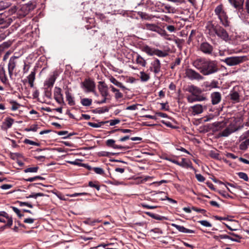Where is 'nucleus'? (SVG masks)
Returning a JSON list of instances; mask_svg holds the SVG:
<instances>
[{"label": "nucleus", "mask_w": 249, "mask_h": 249, "mask_svg": "<svg viewBox=\"0 0 249 249\" xmlns=\"http://www.w3.org/2000/svg\"><path fill=\"white\" fill-rule=\"evenodd\" d=\"M193 66L199 71L203 75H209L218 71L217 62L215 60L204 58H197L192 63Z\"/></svg>", "instance_id": "1"}, {"label": "nucleus", "mask_w": 249, "mask_h": 249, "mask_svg": "<svg viewBox=\"0 0 249 249\" xmlns=\"http://www.w3.org/2000/svg\"><path fill=\"white\" fill-rule=\"evenodd\" d=\"M206 32L210 37H215L216 36L225 41L230 40V37L225 29L218 24H215L212 21H209L206 25Z\"/></svg>", "instance_id": "2"}, {"label": "nucleus", "mask_w": 249, "mask_h": 249, "mask_svg": "<svg viewBox=\"0 0 249 249\" xmlns=\"http://www.w3.org/2000/svg\"><path fill=\"white\" fill-rule=\"evenodd\" d=\"M214 12L222 25L225 27L229 26L230 21H229L228 16L222 4L217 5L215 7Z\"/></svg>", "instance_id": "3"}, {"label": "nucleus", "mask_w": 249, "mask_h": 249, "mask_svg": "<svg viewBox=\"0 0 249 249\" xmlns=\"http://www.w3.org/2000/svg\"><path fill=\"white\" fill-rule=\"evenodd\" d=\"M243 127V125L237 124V121L234 119L225 129L219 133L221 137H228L231 133L238 131Z\"/></svg>", "instance_id": "4"}, {"label": "nucleus", "mask_w": 249, "mask_h": 249, "mask_svg": "<svg viewBox=\"0 0 249 249\" xmlns=\"http://www.w3.org/2000/svg\"><path fill=\"white\" fill-rule=\"evenodd\" d=\"M246 59V56H231L226 58L223 61L228 66H233L243 62Z\"/></svg>", "instance_id": "5"}, {"label": "nucleus", "mask_w": 249, "mask_h": 249, "mask_svg": "<svg viewBox=\"0 0 249 249\" xmlns=\"http://www.w3.org/2000/svg\"><path fill=\"white\" fill-rule=\"evenodd\" d=\"M185 76L191 80H202L204 79V77L199 73L192 69H187L185 70Z\"/></svg>", "instance_id": "6"}, {"label": "nucleus", "mask_w": 249, "mask_h": 249, "mask_svg": "<svg viewBox=\"0 0 249 249\" xmlns=\"http://www.w3.org/2000/svg\"><path fill=\"white\" fill-rule=\"evenodd\" d=\"M81 87L85 89V92H94L95 89V84L93 81L90 79H86L81 83Z\"/></svg>", "instance_id": "7"}, {"label": "nucleus", "mask_w": 249, "mask_h": 249, "mask_svg": "<svg viewBox=\"0 0 249 249\" xmlns=\"http://www.w3.org/2000/svg\"><path fill=\"white\" fill-rule=\"evenodd\" d=\"M18 58V56H13L10 57L9 63L8 64V72L10 77H12L13 73V71L16 67L17 61L16 60Z\"/></svg>", "instance_id": "8"}, {"label": "nucleus", "mask_w": 249, "mask_h": 249, "mask_svg": "<svg viewBox=\"0 0 249 249\" xmlns=\"http://www.w3.org/2000/svg\"><path fill=\"white\" fill-rule=\"evenodd\" d=\"M199 49L204 53L211 54L213 51V47L209 43L205 42L200 45Z\"/></svg>", "instance_id": "9"}, {"label": "nucleus", "mask_w": 249, "mask_h": 249, "mask_svg": "<svg viewBox=\"0 0 249 249\" xmlns=\"http://www.w3.org/2000/svg\"><path fill=\"white\" fill-rule=\"evenodd\" d=\"M61 91L62 90L60 88L55 87L54 89V98L59 104L64 102L63 94Z\"/></svg>", "instance_id": "10"}, {"label": "nucleus", "mask_w": 249, "mask_h": 249, "mask_svg": "<svg viewBox=\"0 0 249 249\" xmlns=\"http://www.w3.org/2000/svg\"><path fill=\"white\" fill-rule=\"evenodd\" d=\"M151 66L150 68L151 71H153L155 73H158L160 70V61L156 59L151 63Z\"/></svg>", "instance_id": "11"}, {"label": "nucleus", "mask_w": 249, "mask_h": 249, "mask_svg": "<svg viewBox=\"0 0 249 249\" xmlns=\"http://www.w3.org/2000/svg\"><path fill=\"white\" fill-rule=\"evenodd\" d=\"M204 107L200 104H196L190 107V110L194 116L202 113Z\"/></svg>", "instance_id": "12"}, {"label": "nucleus", "mask_w": 249, "mask_h": 249, "mask_svg": "<svg viewBox=\"0 0 249 249\" xmlns=\"http://www.w3.org/2000/svg\"><path fill=\"white\" fill-rule=\"evenodd\" d=\"M98 89L103 97L107 96L108 95V88L103 82H99Z\"/></svg>", "instance_id": "13"}, {"label": "nucleus", "mask_w": 249, "mask_h": 249, "mask_svg": "<svg viewBox=\"0 0 249 249\" xmlns=\"http://www.w3.org/2000/svg\"><path fill=\"white\" fill-rule=\"evenodd\" d=\"M228 1L231 5L238 10H243L244 0H228Z\"/></svg>", "instance_id": "14"}, {"label": "nucleus", "mask_w": 249, "mask_h": 249, "mask_svg": "<svg viewBox=\"0 0 249 249\" xmlns=\"http://www.w3.org/2000/svg\"><path fill=\"white\" fill-rule=\"evenodd\" d=\"M206 100V97L203 95H191L187 97V100L189 103H193L196 101H203Z\"/></svg>", "instance_id": "15"}, {"label": "nucleus", "mask_w": 249, "mask_h": 249, "mask_svg": "<svg viewBox=\"0 0 249 249\" xmlns=\"http://www.w3.org/2000/svg\"><path fill=\"white\" fill-rule=\"evenodd\" d=\"M212 103L213 105L218 104L221 99V94L218 92H214L211 94Z\"/></svg>", "instance_id": "16"}, {"label": "nucleus", "mask_w": 249, "mask_h": 249, "mask_svg": "<svg viewBox=\"0 0 249 249\" xmlns=\"http://www.w3.org/2000/svg\"><path fill=\"white\" fill-rule=\"evenodd\" d=\"M115 141L112 139L107 140L106 142V144L107 146L112 147L114 149H126L127 147L122 146L115 144Z\"/></svg>", "instance_id": "17"}, {"label": "nucleus", "mask_w": 249, "mask_h": 249, "mask_svg": "<svg viewBox=\"0 0 249 249\" xmlns=\"http://www.w3.org/2000/svg\"><path fill=\"white\" fill-rule=\"evenodd\" d=\"M172 226L178 230L179 231L186 233H194L195 231L192 230L188 229L182 226L172 224Z\"/></svg>", "instance_id": "18"}, {"label": "nucleus", "mask_w": 249, "mask_h": 249, "mask_svg": "<svg viewBox=\"0 0 249 249\" xmlns=\"http://www.w3.org/2000/svg\"><path fill=\"white\" fill-rule=\"evenodd\" d=\"M0 216H2L7 219V224L4 226V227H11L12 225V217H9L7 213H6L5 212H0Z\"/></svg>", "instance_id": "19"}, {"label": "nucleus", "mask_w": 249, "mask_h": 249, "mask_svg": "<svg viewBox=\"0 0 249 249\" xmlns=\"http://www.w3.org/2000/svg\"><path fill=\"white\" fill-rule=\"evenodd\" d=\"M189 91L193 95H200L199 94L202 92V90L195 86L192 85L189 88Z\"/></svg>", "instance_id": "20"}, {"label": "nucleus", "mask_w": 249, "mask_h": 249, "mask_svg": "<svg viewBox=\"0 0 249 249\" xmlns=\"http://www.w3.org/2000/svg\"><path fill=\"white\" fill-rule=\"evenodd\" d=\"M245 7L246 11L248 14V16L244 14H240V17L242 19H244L246 22L249 23V0H246L245 2Z\"/></svg>", "instance_id": "21"}, {"label": "nucleus", "mask_w": 249, "mask_h": 249, "mask_svg": "<svg viewBox=\"0 0 249 249\" xmlns=\"http://www.w3.org/2000/svg\"><path fill=\"white\" fill-rule=\"evenodd\" d=\"M36 78V71L34 70V71H31V73L27 76V79L28 80V83L31 88L34 87V82Z\"/></svg>", "instance_id": "22"}, {"label": "nucleus", "mask_w": 249, "mask_h": 249, "mask_svg": "<svg viewBox=\"0 0 249 249\" xmlns=\"http://www.w3.org/2000/svg\"><path fill=\"white\" fill-rule=\"evenodd\" d=\"M14 122V120L13 119L11 118H6L4 122L3 123V125L4 126L5 129H7L10 128L12 126Z\"/></svg>", "instance_id": "23"}, {"label": "nucleus", "mask_w": 249, "mask_h": 249, "mask_svg": "<svg viewBox=\"0 0 249 249\" xmlns=\"http://www.w3.org/2000/svg\"><path fill=\"white\" fill-rule=\"evenodd\" d=\"M145 28L147 30L157 32L159 26L155 24L146 23L145 24Z\"/></svg>", "instance_id": "24"}, {"label": "nucleus", "mask_w": 249, "mask_h": 249, "mask_svg": "<svg viewBox=\"0 0 249 249\" xmlns=\"http://www.w3.org/2000/svg\"><path fill=\"white\" fill-rule=\"evenodd\" d=\"M155 49L146 45L143 47L142 50L149 55L152 56L154 55Z\"/></svg>", "instance_id": "25"}, {"label": "nucleus", "mask_w": 249, "mask_h": 249, "mask_svg": "<svg viewBox=\"0 0 249 249\" xmlns=\"http://www.w3.org/2000/svg\"><path fill=\"white\" fill-rule=\"evenodd\" d=\"M66 93V97L67 101L68 102V104L70 106H73L75 105V102L73 99V97L72 96L71 94L69 92V91H67L65 92Z\"/></svg>", "instance_id": "26"}, {"label": "nucleus", "mask_w": 249, "mask_h": 249, "mask_svg": "<svg viewBox=\"0 0 249 249\" xmlns=\"http://www.w3.org/2000/svg\"><path fill=\"white\" fill-rule=\"evenodd\" d=\"M191 162L186 159L182 158L181 161L179 162L178 165L183 167L188 168L191 166Z\"/></svg>", "instance_id": "27"}, {"label": "nucleus", "mask_w": 249, "mask_h": 249, "mask_svg": "<svg viewBox=\"0 0 249 249\" xmlns=\"http://www.w3.org/2000/svg\"><path fill=\"white\" fill-rule=\"evenodd\" d=\"M213 125L214 126L216 131H219L225 127L226 124L221 122H215L213 124Z\"/></svg>", "instance_id": "28"}, {"label": "nucleus", "mask_w": 249, "mask_h": 249, "mask_svg": "<svg viewBox=\"0 0 249 249\" xmlns=\"http://www.w3.org/2000/svg\"><path fill=\"white\" fill-rule=\"evenodd\" d=\"M56 78L54 75L50 77L48 80H47L45 82V85L48 88L52 87L55 82Z\"/></svg>", "instance_id": "29"}, {"label": "nucleus", "mask_w": 249, "mask_h": 249, "mask_svg": "<svg viewBox=\"0 0 249 249\" xmlns=\"http://www.w3.org/2000/svg\"><path fill=\"white\" fill-rule=\"evenodd\" d=\"M244 140L239 145V148L242 150H246L249 146V138Z\"/></svg>", "instance_id": "30"}, {"label": "nucleus", "mask_w": 249, "mask_h": 249, "mask_svg": "<svg viewBox=\"0 0 249 249\" xmlns=\"http://www.w3.org/2000/svg\"><path fill=\"white\" fill-rule=\"evenodd\" d=\"M136 61L137 64L142 67H145L146 65V61L139 54H137Z\"/></svg>", "instance_id": "31"}, {"label": "nucleus", "mask_w": 249, "mask_h": 249, "mask_svg": "<svg viewBox=\"0 0 249 249\" xmlns=\"http://www.w3.org/2000/svg\"><path fill=\"white\" fill-rule=\"evenodd\" d=\"M109 80L112 83L117 86V87L123 89H124L125 88L122 83L117 81L114 77H111Z\"/></svg>", "instance_id": "32"}, {"label": "nucleus", "mask_w": 249, "mask_h": 249, "mask_svg": "<svg viewBox=\"0 0 249 249\" xmlns=\"http://www.w3.org/2000/svg\"><path fill=\"white\" fill-rule=\"evenodd\" d=\"M92 100L89 98H83L81 100V103L83 106L89 107L91 105Z\"/></svg>", "instance_id": "33"}, {"label": "nucleus", "mask_w": 249, "mask_h": 249, "mask_svg": "<svg viewBox=\"0 0 249 249\" xmlns=\"http://www.w3.org/2000/svg\"><path fill=\"white\" fill-rule=\"evenodd\" d=\"M105 0V1L110 3V4H114L115 5H117L123 4L124 3L125 0Z\"/></svg>", "instance_id": "34"}, {"label": "nucleus", "mask_w": 249, "mask_h": 249, "mask_svg": "<svg viewBox=\"0 0 249 249\" xmlns=\"http://www.w3.org/2000/svg\"><path fill=\"white\" fill-rule=\"evenodd\" d=\"M140 74V79L142 81L146 82L150 79V76L148 74L145 73L144 71H141Z\"/></svg>", "instance_id": "35"}, {"label": "nucleus", "mask_w": 249, "mask_h": 249, "mask_svg": "<svg viewBox=\"0 0 249 249\" xmlns=\"http://www.w3.org/2000/svg\"><path fill=\"white\" fill-rule=\"evenodd\" d=\"M230 95L231 100L236 102L239 101V94L237 92L233 91L231 93Z\"/></svg>", "instance_id": "36"}, {"label": "nucleus", "mask_w": 249, "mask_h": 249, "mask_svg": "<svg viewBox=\"0 0 249 249\" xmlns=\"http://www.w3.org/2000/svg\"><path fill=\"white\" fill-rule=\"evenodd\" d=\"M154 55H156L159 57H165L167 55V53L165 52L155 49Z\"/></svg>", "instance_id": "37"}, {"label": "nucleus", "mask_w": 249, "mask_h": 249, "mask_svg": "<svg viewBox=\"0 0 249 249\" xmlns=\"http://www.w3.org/2000/svg\"><path fill=\"white\" fill-rule=\"evenodd\" d=\"M89 186L92 188H95L97 191L100 190V186L98 184L97 181H89Z\"/></svg>", "instance_id": "38"}, {"label": "nucleus", "mask_w": 249, "mask_h": 249, "mask_svg": "<svg viewBox=\"0 0 249 249\" xmlns=\"http://www.w3.org/2000/svg\"><path fill=\"white\" fill-rule=\"evenodd\" d=\"M38 167L36 166V167H29L26 169H25L24 171L25 173H36L38 170Z\"/></svg>", "instance_id": "39"}, {"label": "nucleus", "mask_w": 249, "mask_h": 249, "mask_svg": "<svg viewBox=\"0 0 249 249\" xmlns=\"http://www.w3.org/2000/svg\"><path fill=\"white\" fill-rule=\"evenodd\" d=\"M213 238L217 240V241H220V239H228L229 238V235H224V234H220L218 235H214Z\"/></svg>", "instance_id": "40"}, {"label": "nucleus", "mask_w": 249, "mask_h": 249, "mask_svg": "<svg viewBox=\"0 0 249 249\" xmlns=\"http://www.w3.org/2000/svg\"><path fill=\"white\" fill-rule=\"evenodd\" d=\"M93 170L97 174L103 175L105 174L104 170L100 167H94Z\"/></svg>", "instance_id": "41"}, {"label": "nucleus", "mask_w": 249, "mask_h": 249, "mask_svg": "<svg viewBox=\"0 0 249 249\" xmlns=\"http://www.w3.org/2000/svg\"><path fill=\"white\" fill-rule=\"evenodd\" d=\"M237 174L240 178L244 179L245 181H248L249 178L247 174L243 172H239Z\"/></svg>", "instance_id": "42"}, {"label": "nucleus", "mask_w": 249, "mask_h": 249, "mask_svg": "<svg viewBox=\"0 0 249 249\" xmlns=\"http://www.w3.org/2000/svg\"><path fill=\"white\" fill-rule=\"evenodd\" d=\"M37 179L44 180V178L42 177L37 176L33 178H28L26 179L25 180L29 182H33Z\"/></svg>", "instance_id": "43"}, {"label": "nucleus", "mask_w": 249, "mask_h": 249, "mask_svg": "<svg viewBox=\"0 0 249 249\" xmlns=\"http://www.w3.org/2000/svg\"><path fill=\"white\" fill-rule=\"evenodd\" d=\"M44 195L43 193H32L29 196H26V198H36L38 196H44Z\"/></svg>", "instance_id": "44"}, {"label": "nucleus", "mask_w": 249, "mask_h": 249, "mask_svg": "<svg viewBox=\"0 0 249 249\" xmlns=\"http://www.w3.org/2000/svg\"><path fill=\"white\" fill-rule=\"evenodd\" d=\"M10 103L12 105V106L11 107V109L12 110L15 111L19 107V104H18L16 101H12L10 102Z\"/></svg>", "instance_id": "45"}, {"label": "nucleus", "mask_w": 249, "mask_h": 249, "mask_svg": "<svg viewBox=\"0 0 249 249\" xmlns=\"http://www.w3.org/2000/svg\"><path fill=\"white\" fill-rule=\"evenodd\" d=\"M249 138V130L244 132L240 137V141H244Z\"/></svg>", "instance_id": "46"}, {"label": "nucleus", "mask_w": 249, "mask_h": 249, "mask_svg": "<svg viewBox=\"0 0 249 249\" xmlns=\"http://www.w3.org/2000/svg\"><path fill=\"white\" fill-rule=\"evenodd\" d=\"M156 33H158L162 36L165 37L168 36L166 32L164 30L161 29L160 27H159Z\"/></svg>", "instance_id": "47"}, {"label": "nucleus", "mask_w": 249, "mask_h": 249, "mask_svg": "<svg viewBox=\"0 0 249 249\" xmlns=\"http://www.w3.org/2000/svg\"><path fill=\"white\" fill-rule=\"evenodd\" d=\"M12 44L11 41H7L3 42L0 46L2 49H5L9 48Z\"/></svg>", "instance_id": "48"}, {"label": "nucleus", "mask_w": 249, "mask_h": 249, "mask_svg": "<svg viewBox=\"0 0 249 249\" xmlns=\"http://www.w3.org/2000/svg\"><path fill=\"white\" fill-rule=\"evenodd\" d=\"M17 203H18L19 204V205L21 207L24 206H26L31 208H33V205L28 202H24L18 201Z\"/></svg>", "instance_id": "49"}, {"label": "nucleus", "mask_w": 249, "mask_h": 249, "mask_svg": "<svg viewBox=\"0 0 249 249\" xmlns=\"http://www.w3.org/2000/svg\"><path fill=\"white\" fill-rule=\"evenodd\" d=\"M89 195L88 193L83 192V193H74V194H71V195H67V196L70 197H75V196H85V195Z\"/></svg>", "instance_id": "50"}, {"label": "nucleus", "mask_w": 249, "mask_h": 249, "mask_svg": "<svg viewBox=\"0 0 249 249\" xmlns=\"http://www.w3.org/2000/svg\"><path fill=\"white\" fill-rule=\"evenodd\" d=\"M200 223L202 225L206 227H211L212 224L207 220H201L199 221Z\"/></svg>", "instance_id": "51"}, {"label": "nucleus", "mask_w": 249, "mask_h": 249, "mask_svg": "<svg viewBox=\"0 0 249 249\" xmlns=\"http://www.w3.org/2000/svg\"><path fill=\"white\" fill-rule=\"evenodd\" d=\"M8 5L4 2L0 1V11L3 10L8 7Z\"/></svg>", "instance_id": "52"}, {"label": "nucleus", "mask_w": 249, "mask_h": 249, "mask_svg": "<svg viewBox=\"0 0 249 249\" xmlns=\"http://www.w3.org/2000/svg\"><path fill=\"white\" fill-rule=\"evenodd\" d=\"M12 209H13V211H14L16 213H17V215H18L19 217H22V216H23V214H21V213H20V210H19L18 208H17L15 207H12Z\"/></svg>", "instance_id": "53"}, {"label": "nucleus", "mask_w": 249, "mask_h": 249, "mask_svg": "<svg viewBox=\"0 0 249 249\" xmlns=\"http://www.w3.org/2000/svg\"><path fill=\"white\" fill-rule=\"evenodd\" d=\"M25 142L26 143H28L30 145H36V146H38L39 145V144L38 143L35 142L34 141H32L28 140V139H26L25 140Z\"/></svg>", "instance_id": "54"}, {"label": "nucleus", "mask_w": 249, "mask_h": 249, "mask_svg": "<svg viewBox=\"0 0 249 249\" xmlns=\"http://www.w3.org/2000/svg\"><path fill=\"white\" fill-rule=\"evenodd\" d=\"M219 194L226 198H232V196L227 193L225 191H220Z\"/></svg>", "instance_id": "55"}, {"label": "nucleus", "mask_w": 249, "mask_h": 249, "mask_svg": "<svg viewBox=\"0 0 249 249\" xmlns=\"http://www.w3.org/2000/svg\"><path fill=\"white\" fill-rule=\"evenodd\" d=\"M196 177L197 180L200 182H203L205 180V178L201 174H196Z\"/></svg>", "instance_id": "56"}, {"label": "nucleus", "mask_w": 249, "mask_h": 249, "mask_svg": "<svg viewBox=\"0 0 249 249\" xmlns=\"http://www.w3.org/2000/svg\"><path fill=\"white\" fill-rule=\"evenodd\" d=\"M12 185L11 184H3L2 185L0 188L3 190H8V189H9L10 188H11L12 187Z\"/></svg>", "instance_id": "57"}, {"label": "nucleus", "mask_w": 249, "mask_h": 249, "mask_svg": "<svg viewBox=\"0 0 249 249\" xmlns=\"http://www.w3.org/2000/svg\"><path fill=\"white\" fill-rule=\"evenodd\" d=\"M140 17L144 19H150V18L149 16L146 14V13L141 12L140 14Z\"/></svg>", "instance_id": "58"}, {"label": "nucleus", "mask_w": 249, "mask_h": 249, "mask_svg": "<svg viewBox=\"0 0 249 249\" xmlns=\"http://www.w3.org/2000/svg\"><path fill=\"white\" fill-rule=\"evenodd\" d=\"M155 219L159 220H167V218L165 217V216H160L158 214H156L155 216Z\"/></svg>", "instance_id": "59"}, {"label": "nucleus", "mask_w": 249, "mask_h": 249, "mask_svg": "<svg viewBox=\"0 0 249 249\" xmlns=\"http://www.w3.org/2000/svg\"><path fill=\"white\" fill-rule=\"evenodd\" d=\"M192 209L195 211L200 213H204L206 212V211L204 209H198L194 207H193Z\"/></svg>", "instance_id": "60"}, {"label": "nucleus", "mask_w": 249, "mask_h": 249, "mask_svg": "<svg viewBox=\"0 0 249 249\" xmlns=\"http://www.w3.org/2000/svg\"><path fill=\"white\" fill-rule=\"evenodd\" d=\"M142 205L143 208H147V209H154L157 208V206H150V205H148L147 204H142Z\"/></svg>", "instance_id": "61"}, {"label": "nucleus", "mask_w": 249, "mask_h": 249, "mask_svg": "<svg viewBox=\"0 0 249 249\" xmlns=\"http://www.w3.org/2000/svg\"><path fill=\"white\" fill-rule=\"evenodd\" d=\"M123 96V94L118 90L117 92L115 93V97L116 99H119L122 98Z\"/></svg>", "instance_id": "62"}, {"label": "nucleus", "mask_w": 249, "mask_h": 249, "mask_svg": "<svg viewBox=\"0 0 249 249\" xmlns=\"http://www.w3.org/2000/svg\"><path fill=\"white\" fill-rule=\"evenodd\" d=\"M120 123V120L118 119L111 120L110 121V125L113 126Z\"/></svg>", "instance_id": "63"}, {"label": "nucleus", "mask_w": 249, "mask_h": 249, "mask_svg": "<svg viewBox=\"0 0 249 249\" xmlns=\"http://www.w3.org/2000/svg\"><path fill=\"white\" fill-rule=\"evenodd\" d=\"M6 76L5 71L3 67L0 69V77Z\"/></svg>", "instance_id": "64"}]
</instances>
